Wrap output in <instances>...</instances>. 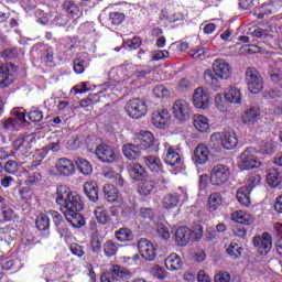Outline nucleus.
Returning a JSON list of instances; mask_svg holds the SVG:
<instances>
[{"mask_svg": "<svg viewBox=\"0 0 282 282\" xmlns=\"http://www.w3.org/2000/svg\"><path fill=\"white\" fill-rule=\"evenodd\" d=\"M56 204L61 207L62 213H80L83 210V199L76 192L69 191V187L65 185L57 186Z\"/></svg>", "mask_w": 282, "mask_h": 282, "instance_id": "nucleus-1", "label": "nucleus"}, {"mask_svg": "<svg viewBox=\"0 0 282 282\" xmlns=\"http://www.w3.org/2000/svg\"><path fill=\"white\" fill-rule=\"evenodd\" d=\"M237 135L231 129L225 130L224 132H216L212 134L209 139V147L216 151V153L221 151V147L230 151L237 147Z\"/></svg>", "mask_w": 282, "mask_h": 282, "instance_id": "nucleus-2", "label": "nucleus"}, {"mask_svg": "<svg viewBox=\"0 0 282 282\" xmlns=\"http://www.w3.org/2000/svg\"><path fill=\"white\" fill-rule=\"evenodd\" d=\"M204 237V228L202 225H196L193 229L188 227H180L175 231V241L177 246H188V241H199Z\"/></svg>", "mask_w": 282, "mask_h": 282, "instance_id": "nucleus-3", "label": "nucleus"}, {"mask_svg": "<svg viewBox=\"0 0 282 282\" xmlns=\"http://www.w3.org/2000/svg\"><path fill=\"white\" fill-rule=\"evenodd\" d=\"M259 166H261V160L257 156V149L247 148L239 156L238 167L241 171H250Z\"/></svg>", "mask_w": 282, "mask_h": 282, "instance_id": "nucleus-4", "label": "nucleus"}, {"mask_svg": "<svg viewBox=\"0 0 282 282\" xmlns=\"http://www.w3.org/2000/svg\"><path fill=\"white\" fill-rule=\"evenodd\" d=\"M126 113L133 120H139V118H144L147 112L149 111V107L147 106V101L134 98L130 99L124 107Z\"/></svg>", "mask_w": 282, "mask_h": 282, "instance_id": "nucleus-5", "label": "nucleus"}, {"mask_svg": "<svg viewBox=\"0 0 282 282\" xmlns=\"http://www.w3.org/2000/svg\"><path fill=\"white\" fill-rule=\"evenodd\" d=\"M246 83L251 94H261L263 91V77H261V73L257 68H247Z\"/></svg>", "mask_w": 282, "mask_h": 282, "instance_id": "nucleus-6", "label": "nucleus"}, {"mask_svg": "<svg viewBox=\"0 0 282 282\" xmlns=\"http://www.w3.org/2000/svg\"><path fill=\"white\" fill-rule=\"evenodd\" d=\"M36 147V133H31L19 138L13 142V149L21 151L26 158H30L34 153Z\"/></svg>", "mask_w": 282, "mask_h": 282, "instance_id": "nucleus-7", "label": "nucleus"}, {"mask_svg": "<svg viewBox=\"0 0 282 282\" xmlns=\"http://www.w3.org/2000/svg\"><path fill=\"white\" fill-rule=\"evenodd\" d=\"M133 273L127 268L120 264H113L110 271H106L101 274V282H118L120 279H131Z\"/></svg>", "mask_w": 282, "mask_h": 282, "instance_id": "nucleus-8", "label": "nucleus"}, {"mask_svg": "<svg viewBox=\"0 0 282 282\" xmlns=\"http://www.w3.org/2000/svg\"><path fill=\"white\" fill-rule=\"evenodd\" d=\"M230 180V167L226 164L214 165L210 171V184L213 186H223Z\"/></svg>", "mask_w": 282, "mask_h": 282, "instance_id": "nucleus-9", "label": "nucleus"}, {"mask_svg": "<svg viewBox=\"0 0 282 282\" xmlns=\"http://www.w3.org/2000/svg\"><path fill=\"white\" fill-rule=\"evenodd\" d=\"M124 69L127 72L128 78H137V80H143L149 74L153 72V68L149 65H134L126 64Z\"/></svg>", "mask_w": 282, "mask_h": 282, "instance_id": "nucleus-10", "label": "nucleus"}, {"mask_svg": "<svg viewBox=\"0 0 282 282\" xmlns=\"http://www.w3.org/2000/svg\"><path fill=\"white\" fill-rule=\"evenodd\" d=\"M11 116L14 117H9L0 121V129H2V131H14L19 122H26L25 113L19 111L18 109H13L11 111Z\"/></svg>", "mask_w": 282, "mask_h": 282, "instance_id": "nucleus-11", "label": "nucleus"}, {"mask_svg": "<svg viewBox=\"0 0 282 282\" xmlns=\"http://www.w3.org/2000/svg\"><path fill=\"white\" fill-rule=\"evenodd\" d=\"M213 70L220 80H228L232 76V67L226 59L217 58L213 63Z\"/></svg>", "mask_w": 282, "mask_h": 282, "instance_id": "nucleus-12", "label": "nucleus"}, {"mask_svg": "<svg viewBox=\"0 0 282 282\" xmlns=\"http://www.w3.org/2000/svg\"><path fill=\"white\" fill-rule=\"evenodd\" d=\"M252 242L259 254H268L272 250V236L268 232L253 237Z\"/></svg>", "mask_w": 282, "mask_h": 282, "instance_id": "nucleus-13", "label": "nucleus"}, {"mask_svg": "<svg viewBox=\"0 0 282 282\" xmlns=\"http://www.w3.org/2000/svg\"><path fill=\"white\" fill-rule=\"evenodd\" d=\"M12 72H17V65L12 63L0 65V87H8L14 83V74Z\"/></svg>", "mask_w": 282, "mask_h": 282, "instance_id": "nucleus-14", "label": "nucleus"}, {"mask_svg": "<svg viewBox=\"0 0 282 282\" xmlns=\"http://www.w3.org/2000/svg\"><path fill=\"white\" fill-rule=\"evenodd\" d=\"M193 102L196 109L206 110L210 107V95L204 88L198 87L194 91Z\"/></svg>", "mask_w": 282, "mask_h": 282, "instance_id": "nucleus-15", "label": "nucleus"}, {"mask_svg": "<svg viewBox=\"0 0 282 282\" xmlns=\"http://www.w3.org/2000/svg\"><path fill=\"white\" fill-rule=\"evenodd\" d=\"M137 246L141 257L145 259V261H153L155 259V247L149 239H139Z\"/></svg>", "mask_w": 282, "mask_h": 282, "instance_id": "nucleus-16", "label": "nucleus"}, {"mask_svg": "<svg viewBox=\"0 0 282 282\" xmlns=\"http://www.w3.org/2000/svg\"><path fill=\"white\" fill-rule=\"evenodd\" d=\"M163 147L165 151V164H169L170 166H177L178 164H182V156L177 152L180 149L171 145L169 142L163 143Z\"/></svg>", "mask_w": 282, "mask_h": 282, "instance_id": "nucleus-17", "label": "nucleus"}, {"mask_svg": "<svg viewBox=\"0 0 282 282\" xmlns=\"http://www.w3.org/2000/svg\"><path fill=\"white\" fill-rule=\"evenodd\" d=\"M173 113L178 122H185L191 116V106L185 100H176L173 104Z\"/></svg>", "mask_w": 282, "mask_h": 282, "instance_id": "nucleus-18", "label": "nucleus"}, {"mask_svg": "<svg viewBox=\"0 0 282 282\" xmlns=\"http://www.w3.org/2000/svg\"><path fill=\"white\" fill-rule=\"evenodd\" d=\"M95 154L100 162H105L106 164L116 162V152L105 143L98 144L97 149H95Z\"/></svg>", "mask_w": 282, "mask_h": 282, "instance_id": "nucleus-19", "label": "nucleus"}, {"mask_svg": "<svg viewBox=\"0 0 282 282\" xmlns=\"http://www.w3.org/2000/svg\"><path fill=\"white\" fill-rule=\"evenodd\" d=\"M152 124H154L156 129H166V127L171 124V113L169 110L162 109L154 111L152 113Z\"/></svg>", "mask_w": 282, "mask_h": 282, "instance_id": "nucleus-20", "label": "nucleus"}, {"mask_svg": "<svg viewBox=\"0 0 282 282\" xmlns=\"http://www.w3.org/2000/svg\"><path fill=\"white\" fill-rule=\"evenodd\" d=\"M55 169L58 175H62V177H69L70 175H74V173H76L74 162H72V160L67 158L58 159Z\"/></svg>", "mask_w": 282, "mask_h": 282, "instance_id": "nucleus-21", "label": "nucleus"}, {"mask_svg": "<svg viewBox=\"0 0 282 282\" xmlns=\"http://www.w3.org/2000/svg\"><path fill=\"white\" fill-rule=\"evenodd\" d=\"M47 215L53 219L59 237H68L69 228H67V223L63 220V216L56 210H48Z\"/></svg>", "mask_w": 282, "mask_h": 282, "instance_id": "nucleus-22", "label": "nucleus"}, {"mask_svg": "<svg viewBox=\"0 0 282 282\" xmlns=\"http://www.w3.org/2000/svg\"><path fill=\"white\" fill-rule=\"evenodd\" d=\"M209 158H210V151L208 150V147L199 143L194 150V155L192 160L196 164L202 165V164H206Z\"/></svg>", "mask_w": 282, "mask_h": 282, "instance_id": "nucleus-23", "label": "nucleus"}, {"mask_svg": "<svg viewBox=\"0 0 282 282\" xmlns=\"http://www.w3.org/2000/svg\"><path fill=\"white\" fill-rule=\"evenodd\" d=\"M142 148L133 143H127L122 147V153L127 160L135 161L140 155H142Z\"/></svg>", "mask_w": 282, "mask_h": 282, "instance_id": "nucleus-24", "label": "nucleus"}, {"mask_svg": "<svg viewBox=\"0 0 282 282\" xmlns=\"http://www.w3.org/2000/svg\"><path fill=\"white\" fill-rule=\"evenodd\" d=\"M128 171L130 177H132V180H135V182H142V180H145L148 176L147 170L139 163L130 164Z\"/></svg>", "mask_w": 282, "mask_h": 282, "instance_id": "nucleus-25", "label": "nucleus"}, {"mask_svg": "<svg viewBox=\"0 0 282 282\" xmlns=\"http://www.w3.org/2000/svg\"><path fill=\"white\" fill-rule=\"evenodd\" d=\"M84 193L86 197L96 204L98 202V183L96 181H88L84 184Z\"/></svg>", "mask_w": 282, "mask_h": 282, "instance_id": "nucleus-26", "label": "nucleus"}, {"mask_svg": "<svg viewBox=\"0 0 282 282\" xmlns=\"http://www.w3.org/2000/svg\"><path fill=\"white\" fill-rule=\"evenodd\" d=\"M154 140L155 138L153 137L151 131H141L137 144L141 148V150L144 151L153 147Z\"/></svg>", "mask_w": 282, "mask_h": 282, "instance_id": "nucleus-27", "label": "nucleus"}, {"mask_svg": "<svg viewBox=\"0 0 282 282\" xmlns=\"http://www.w3.org/2000/svg\"><path fill=\"white\" fill-rule=\"evenodd\" d=\"M66 221L73 226V228H83L85 225V218L78 212H72L64 214Z\"/></svg>", "mask_w": 282, "mask_h": 282, "instance_id": "nucleus-28", "label": "nucleus"}, {"mask_svg": "<svg viewBox=\"0 0 282 282\" xmlns=\"http://www.w3.org/2000/svg\"><path fill=\"white\" fill-rule=\"evenodd\" d=\"M232 221H236L237 224H240L239 226H250L252 224L253 219L252 216L246 212H234L231 215Z\"/></svg>", "mask_w": 282, "mask_h": 282, "instance_id": "nucleus-29", "label": "nucleus"}, {"mask_svg": "<svg viewBox=\"0 0 282 282\" xmlns=\"http://www.w3.org/2000/svg\"><path fill=\"white\" fill-rule=\"evenodd\" d=\"M86 67H89V57L87 56V53H82L74 61V72L75 74H83Z\"/></svg>", "mask_w": 282, "mask_h": 282, "instance_id": "nucleus-30", "label": "nucleus"}, {"mask_svg": "<svg viewBox=\"0 0 282 282\" xmlns=\"http://www.w3.org/2000/svg\"><path fill=\"white\" fill-rule=\"evenodd\" d=\"M165 268L172 272L175 270H182V258L177 253H171L165 259Z\"/></svg>", "mask_w": 282, "mask_h": 282, "instance_id": "nucleus-31", "label": "nucleus"}, {"mask_svg": "<svg viewBox=\"0 0 282 282\" xmlns=\"http://www.w3.org/2000/svg\"><path fill=\"white\" fill-rule=\"evenodd\" d=\"M115 237L117 241H120V243H129L134 239L133 231L127 227L120 228L119 230L115 231Z\"/></svg>", "mask_w": 282, "mask_h": 282, "instance_id": "nucleus-32", "label": "nucleus"}, {"mask_svg": "<svg viewBox=\"0 0 282 282\" xmlns=\"http://www.w3.org/2000/svg\"><path fill=\"white\" fill-rule=\"evenodd\" d=\"M261 117V112L258 108H250L247 110L242 116V122L243 124H248L249 127L254 124Z\"/></svg>", "mask_w": 282, "mask_h": 282, "instance_id": "nucleus-33", "label": "nucleus"}, {"mask_svg": "<svg viewBox=\"0 0 282 282\" xmlns=\"http://www.w3.org/2000/svg\"><path fill=\"white\" fill-rule=\"evenodd\" d=\"M193 124L197 131L200 133H206L208 129H210V124L208 123V118H206L204 115H196L193 118Z\"/></svg>", "mask_w": 282, "mask_h": 282, "instance_id": "nucleus-34", "label": "nucleus"}, {"mask_svg": "<svg viewBox=\"0 0 282 282\" xmlns=\"http://www.w3.org/2000/svg\"><path fill=\"white\" fill-rule=\"evenodd\" d=\"M144 162L147 166L152 171L153 173H160L162 171V160L158 156L153 155H147L144 156Z\"/></svg>", "mask_w": 282, "mask_h": 282, "instance_id": "nucleus-35", "label": "nucleus"}, {"mask_svg": "<svg viewBox=\"0 0 282 282\" xmlns=\"http://www.w3.org/2000/svg\"><path fill=\"white\" fill-rule=\"evenodd\" d=\"M153 188H155V181L151 178H143L139 184V193L144 197H147V195H151Z\"/></svg>", "mask_w": 282, "mask_h": 282, "instance_id": "nucleus-36", "label": "nucleus"}, {"mask_svg": "<svg viewBox=\"0 0 282 282\" xmlns=\"http://www.w3.org/2000/svg\"><path fill=\"white\" fill-rule=\"evenodd\" d=\"M75 164L79 172H82L83 175H91L94 173V167L91 166V163L83 158L75 159Z\"/></svg>", "mask_w": 282, "mask_h": 282, "instance_id": "nucleus-37", "label": "nucleus"}, {"mask_svg": "<svg viewBox=\"0 0 282 282\" xmlns=\"http://www.w3.org/2000/svg\"><path fill=\"white\" fill-rule=\"evenodd\" d=\"M104 195L107 202H117L120 196V192H118L116 185L108 184L104 186Z\"/></svg>", "mask_w": 282, "mask_h": 282, "instance_id": "nucleus-38", "label": "nucleus"}, {"mask_svg": "<svg viewBox=\"0 0 282 282\" xmlns=\"http://www.w3.org/2000/svg\"><path fill=\"white\" fill-rule=\"evenodd\" d=\"M267 182L272 188H276L282 182L281 172L278 170H270L267 175Z\"/></svg>", "mask_w": 282, "mask_h": 282, "instance_id": "nucleus-39", "label": "nucleus"}, {"mask_svg": "<svg viewBox=\"0 0 282 282\" xmlns=\"http://www.w3.org/2000/svg\"><path fill=\"white\" fill-rule=\"evenodd\" d=\"M224 198L220 193H212L208 197V209L215 212L221 206Z\"/></svg>", "mask_w": 282, "mask_h": 282, "instance_id": "nucleus-40", "label": "nucleus"}, {"mask_svg": "<svg viewBox=\"0 0 282 282\" xmlns=\"http://www.w3.org/2000/svg\"><path fill=\"white\" fill-rule=\"evenodd\" d=\"M250 193L248 187H240L236 194V197L241 206H250Z\"/></svg>", "mask_w": 282, "mask_h": 282, "instance_id": "nucleus-41", "label": "nucleus"}, {"mask_svg": "<svg viewBox=\"0 0 282 282\" xmlns=\"http://www.w3.org/2000/svg\"><path fill=\"white\" fill-rule=\"evenodd\" d=\"M225 99H227L228 102L241 105V91L237 87H231L229 91L225 94Z\"/></svg>", "mask_w": 282, "mask_h": 282, "instance_id": "nucleus-42", "label": "nucleus"}, {"mask_svg": "<svg viewBox=\"0 0 282 282\" xmlns=\"http://www.w3.org/2000/svg\"><path fill=\"white\" fill-rule=\"evenodd\" d=\"M104 254L106 257H116V254H118V250L120 248V245H118L117 242H113L112 240H107L104 243Z\"/></svg>", "mask_w": 282, "mask_h": 282, "instance_id": "nucleus-43", "label": "nucleus"}, {"mask_svg": "<svg viewBox=\"0 0 282 282\" xmlns=\"http://www.w3.org/2000/svg\"><path fill=\"white\" fill-rule=\"evenodd\" d=\"M163 207L167 210L171 208H175L177 204H180V195L177 194H167L163 197L162 200Z\"/></svg>", "mask_w": 282, "mask_h": 282, "instance_id": "nucleus-44", "label": "nucleus"}, {"mask_svg": "<svg viewBox=\"0 0 282 282\" xmlns=\"http://www.w3.org/2000/svg\"><path fill=\"white\" fill-rule=\"evenodd\" d=\"M95 217L98 224H101L102 226L109 224V221L111 220V217H109V213L102 207H97L95 209Z\"/></svg>", "mask_w": 282, "mask_h": 282, "instance_id": "nucleus-45", "label": "nucleus"}, {"mask_svg": "<svg viewBox=\"0 0 282 282\" xmlns=\"http://www.w3.org/2000/svg\"><path fill=\"white\" fill-rule=\"evenodd\" d=\"M63 10L69 14V17H78V12H80V9L74 3L73 1L66 0L62 4Z\"/></svg>", "mask_w": 282, "mask_h": 282, "instance_id": "nucleus-46", "label": "nucleus"}, {"mask_svg": "<svg viewBox=\"0 0 282 282\" xmlns=\"http://www.w3.org/2000/svg\"><path fill=\"white\" fill-rule=\"evenodd\" d=\"M226 252L231 257V259H239L241 258L243 248H241L237 242H231Z\"/></svg>", "mask_w": 282, "mask_h": 282, "instance_id": "nucleus-47", "label": "nucleus"}, {"mask_svg": "<svg viewBox=\"0 0 282 282\" xmlns=\"http://www.w3.org/2000/svg\"><path fill=\"white\" fill-rule=\"evenodd\" d=\"M35 226L39 230H48L50 229V216L42 214L36 217Z\"/></svg>", "mask_w": 282, "mask_h": 282, "instance_id": "nucleus-48", "label": "nucleus"}, {"mask_svg": "<svg viewBox=\"0 0 282 282\" xmlns=\"http://www.w3.org/2000/svg\"><path fill=\"white\" fill-rule=\"evenodd\" d=\"M2 169L9 175H14L15 173H19V162L15 160H8L4 165H2Z\"/></svg>", "mask_w": 282, "mask_h": 282, "instance_id": "nucleus-49", "label": "nucleus"}, {"mask_svg": "<svg viewBox=\"0 0 282 282\" xmlns=\"http://www.w3.org/2000/svg\"><path fill=\"white\" fill-rule=\"evenodd\" d=\"M156 232L161 239H164V241H169V239H171V231H169V227L162 223L156 225Z\"/></svg>", "mask_w": 282, "mask_h": 282, "instance_id": "nucleus-50", "label": "nucleus"}, {"mask_svg": "<svg viewBox=\"0 0 282 282\" xmlns=\"http://www.w3.org/2000/svg\"><path fill=\"white\" fill-rule=\"evenodd\" d=\"M259 182H261V175L250 174L247 178V186H245V188H248L252 192V188H254V186H259Z\"/></svg>", "mask_w": 282, "mask_h": 282, "instance_id": "nucleus-51", "label": "nucleus"}, {"mask_svg": "<svg viewBox=\"0 0 282 282\" xmlns=\"http://www.w3.org/2000/svg\"><path fill=\"white\" fill-rule=\"evenodd\" d=\"M109 21L111 22V25H120L124 21V13L111 12L109 14Z\"/></svg>", "mask_w": 282, "mask_h": 282, "instance_id": "nucleus-52", "label": "nucleus"}, {"mask_svg": "<svg viewBox=\"0 0 282 282\" xmlns=\"http://www.w3.org/2000/svg\"><path fill=\"white\" fill-rule=\"evenodd\" d=\"M1 221H12V217H14V209L10 207H2L0 210Z\"/></svg>", "mask_w": 282, "mask_h": 282, "instance_id": "nucleus-53", "label": "nucleus"}, {"mask_svg": "<svg viewBox=\"0 0 282 282\" xmlns=\"http://www.w3.org/2000/svg\"><path fill=\"white\" fill-rule=\"evenodd\" d=\"M234 237H238L239 239H246L248 236V229L243 225H236L232 228Z\"/></svg>", "mask_w": 282, "mask_h": 282, "instance_id": "nucleus-54", "label": "nucleus"}, {"mask_svg": "<svg viewBox=\"0 0 282 282\" xmlns=\"http://www.w3.org/2000/svg\"><path fill=\"white\" fill-rule=\"evenodd\" d=\"M85 144H86V149L91 153L96 151L98 147V139H96V137L88 135L85 138Z\"/></svg>", "mask_w": 282, "mask_h": 282, "instance_id": "nucleus-55", "label": "nucleus"}, {"mask_svg": "<svg viewBox=\"0 0 282 282\" xmlns=\"http://www.w3.org/2000/svg\"><path fill=\"white\" fill-rule=\"evenodd\" d=\"M153 94L156 98H169L171 96V93L164 86L154 87Z\"/></svg>", "mask_w": 282, "mask_h": 282, "instance_id": "nucleus-56", "label": "nucleus"}, {"mask_svg": "<svg viewBox=\"0 0 282 282\" xmlns=\"http://www.w3.org/2000/svg\"><path fill=\"white\" fill-rule=\"evenodd\" d=\"M28 118L31 122H41V120H43V111H41V110H31L28 113Z\"/></svg>", "mask_w": 282, "mask_h": 282, "instance_id": "nucleus-57", "label": "nucleus"}, {"mask_svg": "<svg viewBox=\"0 0 282 282\" xmlns=\"http://www.w3.org/2000/svg\"><path fill=\"white\" fill-rule=\"evenodd\" d=\"M139 217H141L142 219H153V217H155V214L153 213L152 208H141L139 210Z\"/></svg>", "mask_w": 282, "mask_h": 282, "instance_id": "nucleus-58", "label": "nucleus"}, {"mask_svg": "<svg viewBox=\"0 0 282 282\" xmlns=\"http://www.w3.org/2000/svg\"><path fill=\"white\" fill-rule=\"evenodd\" d=\"M274 149H276V147L274 145V141L268 140L262 145V153H265L267 155H270V154L274 153Z\"/></svg>", "mask_w": 282, "mask_h": 282, "instance_id": "nucleus-59", "label": "nucleus"}, {"mask_svg": "<svg viewBox=\"0 0 282 282\" xmlns=\"http://www.w3.org/2000/svg\"><path fill=\"white\" fill-rule=\"evenodd\" d=\"M124 44L131 50H138L142 45V40L139 36H134L132 40H128Z\"/></svg>", "mask_w": 282, "mask_h": 282, "instance_id": "nucleus-60", "label": "nucleus"}, {"mask_svg": "<svg viewBox=\"0 0 282 282\" xmlns=\"http://www.w3.org/2000/svg\"><path fill=\"white\" fill-rule=\"evenodd\" d=\"M39 182H41V173L34 172L28 177L25 184H28L29 186H34V184H39Z\"/></svg>", "mask_w": 282, "mask_h": 282, "instance_id": "nucleus-61", "label": "nucleus"}, {"mask_svg": "<svg viewBox=\"0 0 282 282\" xmlns=\"http://www.w3.org/2000/svg\"><path fill=\"white\" fill-rule=\"evenodd\" d=\"M204 78L206 83H209V85H217V77L215 76V73H213V70L206 69Z\"/></svg>", "mask_w": 282, "mask_h": 282, "instance_id": "nucleus-62", "label": "nucleus"}, {"mask_svg": "<svg viewBox=\"0 0 282 282\" xmlns=\"http://www.w3.org/2000/svg\"><path fill=\"white\" fill-rule=\"evenodd\" d=\"M215 282H230V274L228 272H219L214 278Z\"/></svg>", "mask_w": 282, "mask_h": 282, "instance_id": "nucleus-63", "label": "nucleus"}, {"mask_svg": "<svg viewBox=\"0 0 282 282\" xmlns=\"http://www.w3.org/2000/svg\"><path fill=\"white\" fill-rule=\"evenodd\" d=\"M270 78L272 83H274L275 85H279L280 89H282V74L273 73L270 75Z\"/></svg>", "mask_w": 282, "mask_h": 282, "instance_id": "nucleus-64", "label": "nucleus"}]
</instances>
